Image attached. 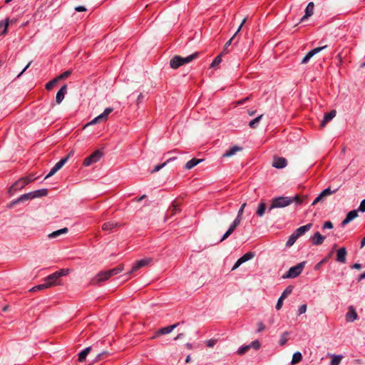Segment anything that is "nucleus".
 Returning a JSON list of instances; mask_svg holds the SVG:
<instances>
[{
  "instance_id": "f257e3e1",
  "label": "nucleus",
  "mask_w": 365,
  "mask_h": 365,
  "mask_svg": "<svg viewBox=\"0 0 365 365\" xmlns=\"http://www.w3.org/2000/svg\"><path fill=\"white\" fill-rule=\"evenodd\" d=\"M123 265H118V267L110 270L101 272L95 276V277L92 279L91 283L93 284H96L102 282L109 279L110 277L120 273L123 271Z\"/></svg>"
},
{
  "instance_id": "f03ea898",
  "label": "nucleus",
  "mask_w": 365,
  "mask_h": 365,
  "mask_svg": "<svg viewBox=\"0 0 365 365\" xmlns=\"http://www.w3.org/2000/svg\"><path fill=\"white\" fill-rule=\"evenodd\" d=\"M198 56L197 53H194L186 57H181L180 56H174L170 61V66L173 69H177L180 66L191 62L195 59Z\"/></svg>"
},
{
  "instance_id": "7ed1b4c3",
  "label": "nucleus",
  "mask_w": 365,
  "mask_h": 365,
  "mask_svg": "<svg viewBox=\"0 0 365 365\" xmlns=\"http://www.w3.org/2000/svg\"><path fill=\"white\" fill-rule=\"evenodd\" d=\"M293 202V199H292L290 197H274L272 200V202L270 205V207L269 208V210H272L274 208H282L287 207L292 204Z\"/></svg>"
},
{
  "instance_id": "20e7f679",
  "label": "nucleus",
  "mask_w": 365,
  "mask_h": 365,
  "mask_svg": "<svg viewBox=\"0 0 365 365\" xmlns=\"http://www.w3.org/2000/svg\"><path fill=\"white\" fill-rule=\"evenodd\" d=\"M34 178H29L28 177H23L16 181L9 189V194L13 195L16 192L23 189L26 185L30 183Z\"/></svg>"
},
{
  "instance_id": "39448f33",
  "label": "nucleus",
  "mask_w": 365,
  "mask_h": 365,
  "mask_svg": "<svg viewBox=\"0 0 365 365\" xmlns=\"http://www.w3.org/2000/svg\"><path fill=\"white\" fill-rule=\"evenodd\" d=\"M304 265L305 262H302L290 267L287 273L283 275V279L295 278L298 277L302 272Z\"/></svg>"
},
{
  "instance_id": "423d86ee",
  "label": "nucleus",
  "mask_w": 365,
  "mask_h": 365,
  "mask_svg": "<svg viewBox=\"0 0 365 365\" xmlns=\"http://www.w3.org/2000/svg\"><path fill=\"white\" fill-rule=\"evenodd\" d=\"M102 156L103 153L99 150H96L84 159L83 164L84 166L88 167L92 164L99 161Z\"/></svg>"
},
{
  "instance_id": "0eeeda50",
  "label": "nucleus",
  "mask_w": 365,
  "mask_h": 365,
  "mask_svg": "<svg viewBox=\"0 0 365 365\" xmlns=\"http://www.w3.org/2000/svg\"><path fill=\"white\" fill-rule=\"evenodd\" d=\"M71 155V153H70L68 155H66L65 158L60 160L58 163L55 164V165L51 169L49 173L46 175L45 177V179H47L52 175H53L57 171H58L68 161L70 156Z\"/></svg>"
},
{
  "instance_id": "6e6552de",
  "label": "nucleus",
  "mask_w": 365,
  "mask_h": 365,
  "mask_svg": "<svg viewBox=\"0 0 365 365\" xmlns=\"http://www.w3.org/2000/svg\"><path fill=\"white\" fill-rule=\"evenodd\" d=\"M327 46H320V47H317L311 51H309L306 55L305 56L302 58V61H301V63L302 64H306L309 62V61L310 60V58L312 57H313L315 54L318 53L319 52H320L321 51L324 50V48H327Z\"/></svg>"
},
{
  "instance_id": "1a4fd4ad",
  "label": "nucleus",
  "mask_w": 365,
  "mask_h": 365,
  "mask_svg": "<svg viewBox=\"0 0 365 365\" xmlns=\"http://www.w3.org/2000/svg\"><path fill=\"white\" fill-rule=\"evenodd\" d=\"M44 281L49 287L61 284V279L57 277L56 272L46 277Z\"/></svg>"
},
{
  "instance_id": "9d476101",
  "label": "nucleus",
  "mask_w": 365,
  "mask_h": 365,
  "mask_svg": "<svg viewBox=\"0 0 365 365\" xmlns=\"http://www.w3.org/2000/svg\"><path fill=\"white\" fill-rule=\"evenodd\" d=\"M347 250L346 247H343L339 248L336 252V261L341 264H344L346 262Z\"/></svg>"
},
{
  "instance_id": "9b49d317",
  "label": "nucleus",
  "mask_w": 365,
  "mask_h": 365,
  "mask_svg": "<svg viewBox=\"0 0 365 365\" xmlns=\"http://www.w3.org/2000/svg\"><path fill=\"white\" fill-rule=\"evenodd\" d=\"M150 259H142L140 260H138L137 261L133 266V267L131 268L130 271L128 273V274H131V273H133L135 272H136L137 270H138L140 268L147 265L149 264L150 262Z\"/></svg>"
},
{
  "instance_id": "f8f14e48",
  "label": "nucleus",
  "mask_w": 365,
  "mask_h": 365,
  "mask_svg": "<svg viewBox=\"0 0 365 365\" xmlns=\"http://www.w3.org/2000/svg\"><path fill=\"white\" fill-rule=\"evenodd\" d=\"M358 216V210H353L349 212L345 217V219L341 222V227H344L348 223H349L351 220H354Z\"/></svg>"
},
{
  "instance_id": "ddd939ff",
  "label": "nucleus",
  "mask_w": 365,
  "mask_h": 365,
  "mask_svg": "<svg viewBox=\"0 0 365 365\" xmlns=\"http://www.w3.org/2000/svg\"><path fill=\"white\" fill-rule=\"evenodd\" d=\"M314 9V4L313 2H309L306 7L305 14L301 18L300 21L303 22L309 17L313 15Z\"/></svg>"
},
{
  "instance_id": "4468645a",
  "label": "nucleus",
  "mask_w": 365,
  "mask_h": 365,
  "mask_svg": "<svg viewBox=\"0 0 365 365\" xmlns=\"http://www.w3.org/2000/svg\"><path fill=\"white\" fill-rule=\"evenodd\" d=\"M180 324V323H176V324H174L171 326H168V327H163L161 329H160L155 334V336H153V338H155L157 336L160 335V334H169L175 328H176L178 325Z\"/></svg>"
},
{
  "instance_id": "2eb2a0df",
  "label": "nucleus",
  "mask_w": 365,
  "mask_h": 365,
  "mask_svg": "<svg viewBox=\"0 0 365 365\" xmlns=\"http://www.w3.org/2000/svg\"><path fill=\"white\" fill-rule=\"evenodd\" d=\"M66 93H67V86L63 85L56 93V102L57 104H60L63 101Z\"/></svg>"
},
{
  "instance_id": "dca6fc26",
  "label": "nucleus",
  "mask_w": 365,
  "mask_h": 365,
  "mask_svg": "<svg viewBox=\"0 0 365 365\" xmlns=\"http://www.w3.org/2000/svg\"><path fill=\"white\" fill-rule=\"evenodd\" d=\"M325 237L322 236L319 232H317L310 237V240L314 245H320L324 241Z\"/></svg>"
},
{
  "instance_id": "f3484780",
  "label": "nucleus",
  "mask_w": 365,
  "mask_h": 365,
  "mask_svg": "<svg viewBox=\"0 0 365 365\" xmlns=\"http://www.w3.org/2000/svg\"><path fill=\"white\" fill-rule=\"evenodd\" d=\"M287 160L284 158H274L272 163V166L276 168H284L287 166Z\"/></svg>"
},
{
  "instance_id": "a211bd4d",
  "label": "nucleus",
  "mask_w": 365,
  "mask_h": 365,
  "mask_svg": "<svg viewBox=\"0 0 365 365\" xmlns=\"http://www.w3.org/2000/svg\"><path fill=\"white\" fill-rule=\"evenodd\" d=\"M312 227V223H308L305 225L301 226L299 228H297L294 233L295 235L298 237L302 236L304 234H305L307 231H309Z\"/></svg>"
},
{
  "instance_id": "6ab92c4d",
  "label": "nucleus",
  "mask_w": 365,
  "mask_h": 365,
  "mask_svg": "<svg viewBox=\"0 0 365 365\" xmlns=\"http://www.w3.org/2000/svg\"><path fill=\"white\" fill-rule=\"evenodd\" d=\"M336 110H332L329 113L324 114V119L321 122V127H324L326 124L332 120L336 116Z\"/></svg>"
},
{
  "instance_id": "aec40b11",
  "label": "nucleus",
  "mask_w": 365,
  "mask_h": 365,
  "mask_svg": "<svg viewBox=\"0 0 365 365\" xmlns=\"http://www.w3.org/2000/svg\"><path fill=\"white\" fill-rule=\"evenodd\" d=\"M358 319V314L353 307H350L349 312L346 314V319L347 322H354Z\"/></svg>"
},
{
  "instance_id": "412c9836",
  "label": "nucleus",
  "mask_w": 365,
  "mask_h": 365,
  "mask_svg": "<svg viewBox=\"0 0 365 365\" xmlns=\"http://www.w3.org/2000/svg\"><path fill=\"white\" fill-rule=\"evenodd\" d=\"M242 150V147L235 145L222 154V158H228L234 155L237 151Z\"/></svg>"
},
{
  "instance_id": "4be33fe9",
  "label": "nucleus",
  "mask_w": 365,
  "mask_h": 365,
  "mask_svg": "<svg viewBox=\"0 0 365 365\" xmlns=\"http://www.w3.org/2000/svg\"><path fill=\"white\" fill-rule=\"evenodd\" d=\"M118 226V224L117 222H113V221H110V222H105L102 225V229L104 231H110V230H112L113 229L115 228Z\"/></svg>"
},
{
  "instance_id": "5701e85b",
  "label": "nucleus",
  "mask_w": 365,
  "mask_h": 365,
  "mask_svg": "<svg viewBox=\"0 0 365 365\" xmlns=\"http://www.w3.org/2000/svg\"><path fill=\"white\" fill-rule=\"evenodd\" d=\"M202 161V160L200 159L192 158L186 163L185 168L187 170H190Z\"/></svg>"
},
{
  "instance_id": "b1692460",
  "label": "nucleus",
  "mask_w": 365,
  "mask_h": 365,
  "mask_svg": "<svg viewBox=\"0 0 365 365\" xmlns=\"http://www.w3.org/2000/svg\"><path fill=\"white\" fill-rule=\"evenodd\" d=\"M68 232V230L67 227H64L60 230H58L56 231H54L48 235L49 238H56L58 236H60L62 234H66Z\"/></svg>"
},
{
  "instance_id": "393cba45",
  "label": "nucleus",
  "mask_w": 365,
  "mask_h": 365,
  "mask_svg": "<svg viewBox=\"0 0 365 365\" xmlns=\"http://www.w3.org/2000/svg\"><path fill=\"white\" fill-rule=\"evenodd\" d=\"M91 350V346L86 347L78 354V361L83 362L86 360V358L88 353Z\"/></svg>"
},
{
  "instance_id": "a878e982",
  "label": "nucleus",
  "mask_w": 365,
  "mask_h": 365,
  "mask_svg": "<svg viewBox=\"0 0 365 365\" xmlns=\"http://www.w3.org/2000/svg\"><path fill=\"white\" fill-rule=\"evenodd\" d=\"M27 197H26L25 194L24 195H21L20 197H19L17 199L11 201L10 202V204L8 205V207L9 208H11L13 207L15 205L18 204V203H20V202H26L27 201Z\"/></svg>"
},
{
  "instance_id": "bb28decb",
  "label": "nucleus",
  "mask_w": 365,
  "mask_h": 365,
  "mask_svg": "<svg viewBox=\"0 0 365 365\" xmlns=\"http://www.w3.org/2000/svg\"><path fill=\"white\" fill-rule=\"evenodd\" d=\"M176 159V157H173V158H170L169 159H168L165 162H164L163 163H161V164H158L157 165L154 169L153 170H151V173H156V172H158L160 170H161L162 168H163L170 161H173L174 160Z\"/></svg>"
},
{
  "instance_id": "cd10ccee",
  "label": "nucleus",
  "mask_w": 365,
  "mask_h": 365,
  "mask_svg": "<svg viewBox=\"0 0 365 365\" xmlns=\"http://www.w3.org/2000/svg\"><path fill=\"white\" fill-rule=\"evenodd\" d=\"M246 21V19L245 18L241 22L239 28L237 29V31L235 32V34H234V36L228 41L225 43V48H224V52L227 50V48L231 45V43H232V41L235 38V36L237 35V34L240 31L242 25L245 24Z\"/></svg>"
},
{
  "instance_id": "c85d7f7f",
  "label": "nucleus",
  "mask_w": 365,
  "mask_h": 365,
  "mask_svg": "<svg viewBox=\"0 0 365 365\" xmlns=\"http://www.w3.org/2000/svg\"><path fill=\"white\" fill-rule=\"evenodd\" d=\"M265 210H266V205L264 202H261L259 205H258V207H257V212H256V214L259 216V217H262L263 216V215L264 214V212H265Z\"/></svg>"
},
{
  "instance_id": "c756f323",
  "label": "nucleus",
  "mask_w": 365,
  "mask_h": 365,
  "mask_svg": "<svg viewBox=\"0 0 365 365\" xmlns=\"http://www.w3.org/2000/svg\"><path fill=\"white\" fill-rule=\"evenodd\" d=\"M302 359V355L299 351L295 352L292 356V359L291 361L292 364H295L301 361Z\"/></svg>"
},
{
  "instance_id": "7c9ffc66",
  "label": "nucleus",
  "mask_w": 365,
  "mask_h": 365,
  "mask_svg": "<svg viewBox=\"0 0 365 365\" xmlns=\"http://www.w3.org/2000/svg\"><path fill=\"white\" fill-rule=\"evenodd\" d=\"M263 115H259V116H257V118H255V119L252 120L250 123H249V126L251 128H256L258 125H259V121L261 120L262 118Z\"/></svg>"
},
{
  "instance_id": "2f4dec72",
  "label": "nucleus",
  "mask_w": 365,
  "mask_h": 365,
  "mask_svg": "<svg viewBox=\"0 0 365 365\" xmlns=\"http://www.w3.org/2000/svg\"><path fill=\"white\" fill-rule=\"evenodd\" d=\"M33 193H34L36 198L46 196L48 195V190H47V189L43 188V189H40V190L33 191Z\"/></svg>"
},
{
  "instance_id": "473e14b6",
  "label": "nucleus",
  "mask_w": 365,
  "mask_h": 365,
  "mask_svg": "<svg viewBox=\"0 0 365 365\" xmlns=\"http://www.w3.org/2000/svg\"><path fill=\"white\" fill-rule=\"evenodd\" d=\"M255 255L253 252H249L242 255L241 257L239 258V259L241 261L242 263H244L254 257Z\"/></svg>"
},
{
  "instance_id": "72a5a7b5",
  "label": "nucleus",
  "mask_w": 365,
  "mask_h": 365,
  "mask_svg": "<svg viewBox=\"0 0 365 365\" xmlns=\"http://www.w3.org/2000/svg\"><path fill=\"white\" fill-rule=\"evenodd\" d=\"M299 237H297L295 235V234L293 232L288 238L287 242H286V246L287 247H291L292 245H293L294 244V242L297 241V240L298 239Z\"/></svg>"
},
{
  "instance_id": "f704fd0d",
  "label": "nucleus",
  "mask_w": 365,
  "mask_h": 365,
  "mask_svg": "<svg viewBox=\"0 0 365 365\" xmlns=\"http://www.w3.org/2000/svg\"><path fill=\"white\" fill-rule=\"evenodd\" d=\"M113 108L111 107L106 108L104 111L99 115L100 118L102 119V120H105L107 119V117L108 115L113 112Z\"/></svg>"
},
{
  "instance_id": "c9c22d12",
  "label": "nucleus",
  "mask_w": 365,
  "mask_h": 365,
  "mask_svg": "<svg viewBox=\"0 0 365 365\" xmlns=\"http://www.w3.org/2000/svg\"><path fill=\"white\" fill-rule=\"evenodd\" d=\"M9 19L7 18L4 21H0V29L4 27V30L2 31L1 32V34H6L7 32V29H8V26H9Z\"/></svg>"
},
{
  "instance_id": "e433bc0d",
  "label": "nucleus",
  "mask_w": 365,
  "mask_h": 365,
  "mask_svg": "<svg viewBox=\"0 0 365 365\" xmlns=\"http://www.w3.org/2000/svg\"><path fill=\"white\" fill-rule=\"evenodd\" d=\"M337 189H335L334 190H331L329 187L324 189L321 193V197L324 198L325 197L329 196L331 194H334L336 192Z\"/></svg>"
},
{
  "instance_id": "4c0bfd02",
  "label": "nucleus",
  "mask_w": 365,
  "mask_h": 365,
  "mask_svg": "<svg viewBox=\"0 0 365 365\" xmlns=\"http://www.w3.org/2000/svg\"><path fill=\"white\" fill-rule=\"evenodd\" d=\"M47 288H49V287L48 286L47 283L44 281L43 283L38 284V285L32 287L30 290L34 292V291L41 290V289H47Z\"/></svg>"
},
{
  "instance_id": "58836bf2",
  "label": "nucleus",
  "mask_w": 365,
  "mask_h": 365,
  "mask_svg": "<svg viewBox=\"0 0 365 365\" xmlns=\"http://www.w3.org/2000/svg\"><path fill=\"white\" fill-rule=\"evenodd\" d=\"M342 356L340 355H334L330 362V365H339Z\"/></svg>"
},
{
  "instance_id": "ea45409f",
  "label": "nucleus",
  "mask_w": 365,
  "mask_h": 365,
  "mask_svg": "<svg viewBox=\"0 0 365 365\" xmlns=\"http://www.w3.org/2000/svg\"><path fill=\"white\" fill-rule=\"evenodd\" d=\"M180 212V208L178 207V205L173 204L172 207L169 208L168 213H170V215H174L176 213Z\"/></svg>"
},
{
  "instance_id": "a19ab883",
  "label": "nucleus",
  "mask_w": 365,
  "mask_h": 365,
  "mask_svg": "<svg viewBox=\"0 0 365 365\" xmlns=\"http://www.w3.org/2000/svg\"><path fill=\"white\" fill-rule=\"evenodd\" d=\"M292 290H293V287L289 285L282 292L281 296L285 299L289 294H291V293L292 292Z\"/></svg>"
},
{
  "instance_id": "79ce46f5",
  "label": "nucleus",
  "mask_w": 365,
  "mask_h": 365,
  "mask_svg": "<svg viewBox=\"0 0 365 365\" xmlns=\"http://www.w3.org/2000/svg\"><path fill=\"white\" fill-rule=\"evenodd\" d=\"M69 269H61L57 272H56L57 277L61 279V277L66 276L69 274Z\"/></svg>"
},
{
  "instance_id": "37998d69",
  "label": "nucleus",
  "mask_w": 365,
  "mask_h": 365,
  "mask_svg": "<svg viewBox=\"0 0 365 365\" xmlns=\"http://www.w3.org/2000/svg\"><path fill=\"white\" fill-rule=\"evenodd\" d=\"M58 81H59L57 79V78H55L54 79L50 81L49 82H48L46 84V88L47 90H51L53 87H54L57 84V83Z\"/></svg>"
},
{
  "instance_id": "c03bdc74",
  "label": "nucleus",
  "mask_w": 365,
  "mask_h": 365,
  "mask_svg": "<svg viewBox=\"0 0 365 365\" xmlns=\"http://www.w3.org/2000/svg\"><path fill=\"white\" fill-rule=\"evenodd\" d=\"M250 349V346L249 344L242 346L238 349L237 354L242 355V354H245Z\"/></svg>"
},
{
  "instance_id": "a18cd8bd",
  "label": "nucleus",
  "mask_w": 365,
  "mask_h": 365,
  "mask_svg": "<svg viewBox=\"0 0 365 365\" xmlns=\"http://www.w3.org/2000/svg\"><path fill=\"white\" fill-rule=\"evenodd\" d=\"M288 335H289V332L286 331L281 336L279 341V345L283 346L287 343Z\"/></svg>"
},
{
  "instance_id": "49530a36",
  "label": "nucleus",
  "mask_w": 365,
  "mask_h": 365,
  "mask_svg": "<svg viewBox=\"0 0 365 365\" xmlns=\"http://www.w3.org/2000/svg\"><path fill=\"white\" fill-rule=\"evenodd\" d=\"M221 61H222L221 55H218L217 56H216L215 58V59L212 62L211 67H215L216 66L220 64Z\"/></svg>"
},
{
  "instance_id": "de8ad7c7",
  "label": "nucleus",
  "mask_w": 365,
  "mask_h": 365,
  "mask_svg": "<svg viewBox=\"0 0 365 365\" xmlns=\"http://www.w3.org/2000/svg\"><path fill=\"white\" fill-rule=\"evenodd\" d=\"M71 72L70 71H66L62 73L61 74H60L59 76H58L56 78L58 81H60V80L66 78L67 77H68L71 75Z\"/></svg>"
},
{
  "instance_id": "09e8293b",
  "label": "nucleus",
  "mask_w": 365,
  "mask_h": 365,
  "mask_svg": "<svg viewBox=\"0 0 365 365\" xmlns=\"http://www.w3.org/2000/svg\"><path fill=\"white\" fill-rule=\"evenodd\" d=\"M217 339H210L205 341V344L207 347H213L217 344Z\"/></svg>"
},
{
  "instance_id": "8fccbe9b",
  "label": "nucleus",
  "mask_w": 365,
  "mask_h": 365,
  "mask_svg": "<svg viewBox=\"0 0 365 365\" xmlns=\"http://www.w3.org/2000/svg\"><path fill=\"white\" fill-rule=\"evenodd\" d=\"M250 348H253L255 350H257L260 347V343L258 340L253 341L251 344H249Z\"/></svg>"
},
{
  "instance_id": "3c124183",
  "label": "nucleus",
  "mask_w": 365,
  "mask_h": 365,
  "mask_svg": "<svg viewBox=\"0 0 365 365\" xmlns=\"http://www.w3.org/2000/svg\"><path fill=\"white\" fill-rule=\"evenodd\" d=\"M284 299V298L282 297V296H280L279 298L278 299L277 304H276V309L277 310H279L282 308Z\"/></svg>"
},
{
  "instance_id": "603ef678",
  "label": "nucleus",
  "mask_w": 365,
  "mask_h": 365,
  "mask_svg": "<svg viewBox=\"0 0 365 365\" xmlns=\"http://www.w3.org/2000/svg\"><path fill=\"white\" fill-rule=\"evenodd\" d=\"M306 311H307V305L302 304L298 309V314H299V315L305 313Z\"/></svg>"
},
{
  "instance_id": "864d4df0",
  "label": "nucleus",
  "mask_w": 365,
  "mask_h": 365,
  "mask_svg": "<svg viewBox=\"0 0 365 365\" xmlns=\"http://www.w3.org/2000/svg\"><path fill=\"white\" fill-rule=\"evenodd\" d=\"M333 223L331 221H326L323 225V229H332Z\"/></svg>"
},
{
  "instance_id": "5fc2aeb1",
  "label": "nucleus",
  "mask_w": 365,
  "mask_h": 365,
  "mask_svg": "<svg viewBox=\"0 0 365 365\" xmlns=\"http://www.w3.org/2000/svg\"><path fill=\"white\" fill-rule=\"evenodd\" d=\"M357 210H358V212H365V199L361 202L360 205Z\"/></svg>"
},
{
  "instance_id": "6e6d98bb",
  "label": "nucleus",
  "mask_w": 365,
  "mask_h": 365,
  "mask_svg": "<svg viewBox=\"0 0 365 365\" xmlns=\"http://www.w3.org/2000/svg\"><path fill=\"white\" fill-rule=\"evenodd\" d=\"M246 205H247V203H245V202L241 205L240 208L239 209V210L237 212V216H240L242 217L245 207H246Z\"/></svg>"
},
{
  "instance_id": "4d7b16f0",
  "label": "nucleus",
  "mask_w": 365,
  "mask_h": 365,
  "mask_svg": "<svg viewBox=\"0 0 365 365\" xmlns=\"http://www.w3.org/2000/svg\"><path fill=\"white\" fill-rule=\"evenodd\" d=\"M232 233V232L230 230H227L225 233L223 235V236L222 237L221 240H220V242H222L224 241L225 240H226L231 234Z\"/></svg>"
},
{
  "instance_id": "13d9d810",
  "label": "nucleus",
  "mask_w": 365,
  "mask_h": 365,
  "mask_svg": "<svg viewBox=\"0 0 365 365\" xmlns=\"http://www.w3.org/2000/svg\"><path fill=\"white\" fill-rule=\"evenodd\" d=\"M232 233V232L230 230H227L225 233L223 235V236L222 237L221 240H220V242H222L224 241L225 240H226L231 234Z\"/></svg>"
},
{
  "instance_id": "bf43d9fd",
  "label": "nucleus",
  "mask_w": 365,
  "mask_h": 365,
  "mask_svg": "<svg viewBox=\"0 0 365 365\" xmlns=\"http://www.w3.org/2000/svg\"><path fill=\"white\" fill-rule=\"evenodd\" d=\"M232 233V232L230 230H227L225 233L223 235V236L222 237L221 240H220V242H222L224 241L225 240H226L231 234Z\"/></svg>"
},
{
  "instance_id": "052dcab7",
  "label": "nucleus",
  "mask_w": 365,
  "mask_h": 365,
  "mask_svg": "<svg viewBox=\"0 0 365 365\" xmlns=\"http://www.w3.org/2000/svg\"><path fill=\"white\" fill-rule=\"evenodd\" d=\"M100 121H103L102 119L100 118L99 115L93 118L88 125H94L98 123Z\"/></svg>"
},
{
  "instance_id": "680f3d73",
  "label": "nucleus",
  "mask_w": 365,
  "mask_h": 365,
  "mask_svg": "<svg viewBox=\"0 0 365 365\" xmlns=\"http://www.w3.org/2000/svg\"><path fill=\"white\" fill-rule=\"evenodd\" d=\"M264 328H265V327L262 322H260L257 323V332L262 331L264 329Z\"/></svg>"
},
{
  "instance_id": "e2e57ef3",
  "label": "nucleus",
  "mask_w": 365,
  "mask_h": 365,
  "mask_svg": "<svg viewBox=\"0 0 365 365\" xmlns=\"http://www.w3.org/2000/svg\"><path fill=\"white\" fill-rule=\"evenodd\" d=\"M108 355V352L106 351H103L102 353H100L98 354L96 357V360L97 361H99L101 360L102 358H103L104 356H107Z\"/></svg>"
},
{
  "instance_id": "0e129e2a",
  "label": "nucleus",
  "mask_w": 365,
  "mask_h": 365,
  "mask_svg": "<svg viewBox=\"0 0 365 365\" xmlns=\"http://www.w3.org/2000/svg\"><path fill=\"white\" fill-rule=\"evenodd\" d=\"M25 195L27 197L28 200L36 198L34 193H33V191L28 193H25Z\"/></svg>"
},
{
  "instance_id": "69168bd1",
  "label": "nucleus",
  "mask_w": 365,
  "mask_h": 365,
  "mask_svg": "<svg viewBox=\"0 0 365 365\" xmlns=\"http://www.w3.org/2000/svg\"><path fill=\"white\" fill-rule=\"evenodd\" d=\"M25 195L27 197L28 200L36 198L34 193H33V191L28 193H25Z\"/></svg>"
},
{
  "instance_id": "338daca9",
  "label": "nucleus",
  "mask_w": 365,
  "mask_h": 365,
  "mask_svg": "<svg viewBox=\"0 0 365 365\" xmlns=\"http://www.w3.org/2000/svg\"><path fill=\"white\" fill-rule=\"evenodd\" d=\"M324 198L322 197H321V195L319 194L315 199L312 202V205H316L317 203H318L319 202L322 201Z\"/></svg>"
},
{
  "instance_id": "774afa93",
  "label": "nucleus",
  "mask_w": 365,
  "mask_h": 365,
  "mask_svg": "<svg viewBox=\"0 0 365 365\" xmlns=\"http://www.w3.org/2000/svg\"><path fill=\"white\" fill-rule=\"evenodd\" d=\"M241 220H242V217L237 215L236 218L234 220L232 223H234L237 227L240 225Z\"/></svg>"
}]
</instances>
